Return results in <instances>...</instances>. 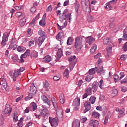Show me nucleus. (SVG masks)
I'll use <instances>...</instances> for the list:
<instances>
[{"label":"nucleus","instance_id":"nucleus-1","mask_svg":"<svg viewBox=\"0 0 127 127\" xmlns=\"http://www.w3.org/2000/svg\"><path fill=\"white\" fill-rule=\"evenodd\" d=\"M84 39L85 37L83 36H79L75 38V42L74 44V47L76 49H82L84 45Z\"/></svg>","mask_w":127,"mask_h":127},{"label":"nucleus","instance_id":"nucleus-2","mask_svg":"<svg viewBox=\"0 0 127 127\" xmlns=\"http://www.w3.org/2000/svg\"><path fill=\"white\" fill-rule=\"evenodd\" d=\"M49 123L53 127H58V125L59 124V119L58 118H52L50 117L49 118Z\"/></svg>","mask_w":127,"mask_h":127},{"label":"nucleus","instance_id":"nucleus-3","mask_svg":"<svg viewBox=\"0 0 127 127\" xmlns=\"http://www.w3.org/2000/svg\"><path fill=\"white\" fill-rule=\"evenodd\" d=\"M25 69L24 67H20V69L15 70L14 72L13 73L12 79L13 81H16V78L19 76V73L21 72H23Z\"/></svg>","mask_w":127,"mask_h":127},{"label":"nucleus","instance_id":"nucleus-4","mask_svg":"<svg viewBox=\"0 0 127 127\" xmlns=\"http://www.w3.org/2000/svg\"><path fill=\"white\" fill-rule=\"evenodd\" d=\"M9 36V34L7 32H5L2 37V40L1 43V45L3 47V46H5L6 45V42H7L8 40V37Z\"/></svg>","mask_w":127,"mask_h":127},{"label":"nucleus","instance_id":"nucleus-5","mask_svg":"<svg viewBox=\"0 0 127 127\" xmlns=\"http://www.w3.org/2000/svg\"><path fill=\"white\" fill-rule=\"evenodd\" d=\"M117 0H112L111 1L108 2L106 4V6H105V8L107 10H113L114 9V7L111 5V4H114L117 2Z\"/></svg>","mask_w":127,"mask_h":127},{"label":"nucleus","instance_id":"nucleus-6","mask_svg":"<svg viewBox=\"0 0 127 127\" xmlns=\"http://www.w3.org/2000/svg\"><path fill=\"white\" fill-rule=\"evenodd\" d=\"M95 71H96L99 76H104L106 73V70H104L103 66L95 67Z\"/></svg>","mask_w":127,"mask_h":127},{"label":"nucleus","instance_id":"nucleus-7","mask_svg":"<svg viewBox=\"0 0 127 127\" xmlns=\"http://www.w3.org/2000/svg\"><path fill=\"white\" fill-rule=\"evenodd\" d=\"M73 106H74V111H78L80 107V98H76L73 102Z\"/></svg>","mask_w":127,"mask_h":127},{"label":"nucleus","instance_id":"nucleus-8","mask_svg":"<svg viewBox=\"0 0 127 127\" xmlns=\"http://www.w3.org/2000/svg\"><path fill=\"white\" fill-rule=\"evenodd\" d=\"M35 40L40 47V46L42 45L43 42H44V40H45V37L40 36L38 39H37V38H35Z\"/></svg>","mask_w":127,"mask_h":127},{"label":"nucleus","instance_id":"nucleus-9","mask_svg":"<svg viewBox=\"0 0 127 127\" xmlns=\"http://www.w3.org/2000/svg\"><path fill=\"white\" fill-rule=\"evenodd\" d=\"M71 13L70 14H67L66 15V13L65 12H64L63 13V15L61 16H60V19L61 20H65V19H68L69 20H71Z\"/></svg>","mask_w":127,"mask_h":127},{"label":"nucleus","instance_id":"nucleus-10","mask_svg":"<svg viewBox=\"0 0 127 127\" xmlns=\"http://www.w3.org/2000/svg\"><path fill=\"white\" fill-rule=\"evenodd\" d=\"M84 107H85V109L83 111L84 114H86L87 112H89V111L91 110V108H92V106H91V103L88 101L84 103Z\"/></svg>","mask_w":127,"mask_h":127},{"label":"nucleus","instance_id":"nucleus-11","mask_svg":"<svg viewBox=\"0 0 127 127\" xmlns=\"http://www.w3.org/2000/svg\"><path fill=\"white\" fill-rule=\"evenodd\" d=\"M92 95V88L88 87L85 89V93L82 96L83 99H86L88 96H91Z\"/></svg>","mask_w":127,"mask_h":127},{"label":"nucleus","instance_id":"nucleus-12","mask_svg":"<svg viewBox=\"0 0 127 127\" xmlns=\"http://www.w3.org/2000/svg\"><path fill=\"white\" fill-rule=\"evenodd\" d=\"M41 114H42V116L44 118V120H47V119H48V117H49L50 116L48 109H43L42 111L41 112Z\"/></svg>","mask_w":127,"mask_h":127},{"label":"nucleus","instance_id":"nucleus-13","mask_svg":"<svg viewBox=\"0 0 127 127\" xmlns=\"http://www.w3.org/2000/svg\"><path fill=\"white\" fill-rule=\"evenodd\" d=\"M0 85H1L2 88L4 89L5 91H6L7 92V91H8V88L7 87V83L6 82L5 79H2V80L0 82Z\"/></svg>","mask_w":127,"mask_h":127},{"label":"nucleus","instance_id":"nucleus-14","mask_svg":"<svg viewBox=\"0 0 127 127\" xmlns=\"http://www.w3.org/2000/svg\"><path fill=\"white\" fill-rule=\"evenodd\" d=\"M12 108L8 104H6L4 109V115H8V116H9L10 115V113H11Z\"/></svg>","mask_w":127,"mask_h":127},{"label":"nucleus","instance_id":"nucleus-15","mask_svg":"<svg viewBox=\"0 0 127 127\" xmlns=\"http://www.w3.org/2000/svg\"><path fill=\"white\" fill-rule=\"evenodd\" d=\"M53 107L55 108V111L58 110V103H57V100L56 98L54 97H52L51 99Z\"/></svg>","mask_w":127,"mask_h":127},{"label":"nucleus","instance_id":"nucleus-16","mask_svg":"<svg viewBox=\"0 0 127 127\" xmlns=\"http://www.w3.org/2000/svg\"><path fill=\"white\" fill-rule=\"evenodd\" d=\"M62 56H63L62 49H59L58 52L57 53V59H56V62H58Z\"/></svg>","mask_w":127,"mask_h":127},{"label":"nucleus","instance_id":"nucleus-17","mask_svg":"<svg viewBox=\"0 0 127 127\" xmlns=\"http://www.w3.org/2000/svg\"><path fill=\"white\" fill-rule=\"evenodd\" d=\"M39 15H40V13H39L38 15L36 16L35 19H33L31 22L29 23V26H30V27H33V26H34L35 21L38 20V19H39Z\"/></svg>","mask_w":127,"mask_h":127},{"label":"nucleus","instance_id":"nucleus-18","mask_svg":"<svg viewBox=\"0 0 127 127\" xmlns=\"http://www.w3.org/2000/svg\"><path fill=\"white\" fill-rule=\"evenodd\" d=\"M41 99L45 104H47L48 106L50 105V100L47 98L45 95H42L41 96Z\"/></svg>","mask_w":127,"mask_h":127},{"label":"nucleus","instance_id":"nucleus-19","mask_svg":"<svg viewBox=\"0 0 127 127\" xmlns=\"http://www.w3.org/2000/svg\"><path fill=\"white\" fill-rule=\"evenodd\" d=\"M87 43H89V45L93 44V43L95 42V39L94 38L89 36L86 39Z\"/></svg>","mask_w":127,"mask_h":127},{"label":"nucleus","instance_id":"nucleus-20","mask_svg":"<svg viewBox=\"0 0 127 127\" xmlns=\"http://www.w3.org/2000/svg\"><path fill=\"white\" fill-rule=\"evenodd\" d=\"M30 91L32 95L36 94V87L34 85V83H32L30 86Z\"/></svg>","mask_w":127,"mask_h":127},{"label":"nucleus","instance_id":"nucleus-21","mask_svg":"<svg viewBox=\"0 0 127 127\" xmlns=\"http://www.w3.org/2000/svg\"><path fill=\"white\" fill-rule=\"evenodd\" d=\"M98 87H99V83L96 81L94 82L92 87V89L93 90V92L95 93L98 90Z\"/></svg>","mask_w":127,"mask_h":127},{"label":"nucleus","instance_id":"nucleus-22","mask_svg":"<svg viewBox=\"0 0 127 127\" xmlns=\"http://www.w3.org/2000/svg\"><path fill=\"white\" fill-rule=\"evenodd\" d=\"M45 18H46V13L43 16L42 20L40 21V25L41 26H45Z\"/></svg>","mask_w":127,"mask_h":127},{"label":"nucleus","instance_id":"nucleus-23","mask_svg":"<svg viewBox=\"0 0 127 127\" xmlns=\"http://www.w3.org/2000/svg\"><path fill=\"white\" fill-rule=\"evenodd\" d=\"M72 127H80V121L78 120H74L72 122Z\"/></svg>","mask_w":127,"mask_h":127},{"label":"nucleus","instance_id":"nucleus-24","mask_svg":"<svg viewBox=\"0 0 127 127\" xmlns=\"http://www.w3.org/2000/svg\"><path fill=\"white\" fill-rule=\"evenodd\" d=\"M94 78V75H91L89 73H87V76L85 78L86 82H90L92 79Z\"/></svg>","mask_w":127,"mask_h":127},{"label":"nucleus","instance_id":"nucleus-25","mask_svg":"<svg viewBox=\"0 0 127 127\" xmlns=\"http://www.w3.org/2000/svg\"><path fill=\"white\" fill-rule=\"evenodd\" d=\"M90 124L91 127H96L99 125V122L97 120H91Z\"/></svg>","mask_w":127,"mask_h":127},{"label":"nucleus","instance_id":"nucleus-26","mask_svg":"<svg viewBox=\"0 0 127 127\" xmlns=\"http://www.w3.org/2000/svg\"><path fill=\"white\" fill-rule=\"evenodd\" d=\"M43 59H44V61H45V62H46L47 63H48L50 62V61H52L51 56H50L49 55L45 56Z\"/></svg>","mask_w":127,"mask_h":127},{"label":"nucleus","instance_id":"nucleus-27","mask_svg":"<svg viewBox=\"0 0 127 127\" xmlns=\"http://www.w3.org/2000/svg\"><path fill=\"white\" fill-rule=\"evenodd\" d=\"M17 50L18 52H24L26 50V48L22 46H19L17 47Z\"/></svg>","mask_w":127,"mask_h":127},{"label":"nucleus","instance_id":"nucleus-28","mask_svg":"<svg viewBox=\"0 0 127 127\" xmlns=\"http://www.w3.org/2000/svg\"><path fill=\"white\" fill-rule=\"evenodd\" d=\"M60 102L61 104H62L63 105L65 103V97L64 96V95L61 94L60 95Z\"/></svg>","mask_w":127,"mask_h":127},{"label":"nucleus","instance_id":"nucleus-29","mask_svg":"<svg viewBox=\"0 0 127 127\" xmlns=\"http://www.w3.org/2000/svg\"><path fill=\"white\" fill-rule=\"evenodd\" d=\"M107 53L108 56L111 55V53H112V45H109L107 47Z\"/></svg>","mask_w":127,"mask_h":127},{"label":"nucleus","instance_id":"nucleus-30","mask_svg":"<svg viewBox=\"0 0 127 127\" xmlns=\"http://www.w3.org/2000/svg\"><path fill=\"white\" fill-rule=\"evenodd\" d=\"M64 35V33L63 32H59L58 35L56 36V39L58 40H59V39H61L62 37H63V36Z\"/></svg>","mask_w":127,"mask_h":127},{"label":"nucleus","instance_id":"nucleus-31","mask_svg":"<svg viewBox=\"0 0 127 127\" xmlns=\"http://www.w3.org/2000/svg\"><path fill=\"white\" fill-rule=\"evenodd\" d=\"M24 24H25V19L23 18L20 20L19 26H20V27H22L23 26H24Z\"/></svg>","mask_w":127,"mask_h":127},{"label":"nucleus","instance_id":"nucleus-32","mask_svg":"<svg viewBox=\"0 0 127 127\" xmlns=\"http://www.w3.org/2000/svg\"><path fill=\"white\" fill-rule=\"evenodd\" d=\"M17 126L19 127H22L23 126V118H21L19 122L17 123Z\"/></svg>","mask_w":127,"mask_h":127},{"label":"nucleus","instance_id":"nucleus-33","mask_svg":"<svg viewBox=\"0 0 127 127\" xmlns=\"http://www.w3.org/2000/svg\"><path fill=\"white\" fill-rule=\"evenodd\" d=\"M123 40L127 41V29H125L123 31Z\"/></svg>","mask_w":127,"mask_h":127},{"label":"nucleus","instance_id":"nucleus-34","mask_svg":"<svg viewBox=\"0 0 127 127\" xmlns=\"http://www.w3.org/2000/svg\"><path fill=\"white\" fill-rule=\"evenodd\" d=\"M29 107H31V109H32L34 111L37 109V105H36V103L34 102L32 103L31 106Z\"/></svg>","mask_w":127,"mask_h":127},{"label":"nucleus","instance_id":"nucleus-35","mask_svg":"<svg viewBox=\"0 0 127 127\" xmlns=\"http://www.w3.org/2000/svg\"><path fill=\"white\" fill-rule=\"evenodd\" d=\"M12 59L14 62H18L19 61V59H18V56L15 55L14 56H12Z\"/></svg>","mask_w":127,"mask_h":127},{"label":"nucleus","instance_id":"nucleus-36","mask_svg":"<svg viewBox=\"0 0 127 127\" xmlns=\"http://www.w3.org/2000/svg\"><path fill=\"white\" fill-rule=\"evenodd\" d=\"M97 45L94 44L93 46L92 47V48L90 49V52L91 53H94L96 50H97Z\"/></svg>","mask_w":127,"mask_h":127},{"label":"nucleus","instance_id":"nucleus-37","mask_svg":"<svg viewBox=\"0 0 127 127\" xmlns=\"http://www.w3.org/2000/svg\"><path fill=\"white\" fill-rule=\"evenodd\" d=\"M90 103L91 104H95V102H96V97L95 96H91L89 98Z\"/></svg>","mask_w":127,"mask_h":127},{"label":"nucleus","instance_id":"nucleus-38","mask_svg":"<svg viewBox=\"0 0 127 127\" xmlns=\"http://www.w3.org/2000/svg\"><path fill=\"white\" fill-rule=\"evenodd\" d=\"M31 57H34V58H37V57H38L37 52L33 51L31 53Z\"/></svg>","mask_w":127,"mask_h":127},{"label":"nucleus","instance_id":"nucleus-39","mask_svg":"<svg viewBox=\"0 0 127 127\" xmlns=\"http://www.w3.org/2000/svg\"><path fill=\"white\" fill-rule=\"evenodd\" d=\"M113 78L114 79V82L117 83L119 80H120V76L117 74H114L113 76Z\"/></svg>","mask_w":127,"mask_h":127},{"label":"nucleus","instance_id":"nucleus-40","mask_svg":"<svg viewBox=\"0 0 127 127\" xmlns=\"http://www.w3.org/2000/svg\"><path fill=\"white\" fill-rule=\"evenodd\" d=\"M72 42H73V40L72 39V37H68L66 42L67 45H71Z\"/></svg>","mask_w":127,"mask_h":127},{"label":"nucleus","instance_id":"nucleus-41","mask_svg":"<svg viewBox=\"0 0 127 127\" xmlns=\"http://www.w3.org/2000/svg\"><path fill=\"white\" fill-rule=\"evenodd\" d=\"M96 73V68L95 67L94 68H91L89 70L88 74H90V75H94Z\"/></svg>","mask_w":127,"mask_h":127},{"label":"nucleus","instance_id":"nucleus-42","mask_svg":"<svg viewBox=\"0 0 127 127\" xmlns=\"http://www.w3.org/2000/svg\"><path fill=\"white\" fill-rule=\"evenodd\" d=\"M75 64H76L75 62H71L69 64V69L70 71H72L75 66Z\"/></svg>","mask_w":127,"mask_h":127},{"label":"nucleus","instance_id":"nucleus-43","mask_svg":"<svg viewBox=\"0 0 127 127\" xmlns=\"http://www.w3.org/2000/svg\"><path fill=\"white\" fill-rule=\"evenodd\" d=\"M33 95L32 93H29L28 95V96H27L25 99V101H29V100H30L31 99H32L33 98Z\"/></svg>","mask_w":127,"mask_h":127},{"label":"nucleus","instance_id":"nucleus-44","mask_svg":"<svg viewBox=\"0 0 127 127\" xmlns=\"http://www.w3.org/2000/svg\"><path fill=\"white\" fill-rule=\"evenodd\" d=\"M117 95H118V90L116 89H113L112 92V96L115 97Z\"/></svg>","mask_w":127,"mask_h":127},{"label":"nucleus","instance_id":"nucleus-45","mask_svg":"<svg viewBox=\"0 0 127 127\" xmlns=\"http://www.w3.org/2000/svg\"><path fill=\"white\" fill-rule=\"evenodd\" d=\"M92 117H94V118H99L100 117V114L97 112H94L92 113Z\"/></svg>","mask_w":127,"mask_h":127},{"label":"nucleus","instance_id":"nucleus-46","mask_svg":"<svg viewBox=\"0 0 127 127\" xmlns=\"http://www.w3.org/2000/svg\"><path fill=\"white\" fill-rule=\"evenodd\" d=\"M39 35H42L43 37H45V33L42 30H40L38 31Z\"/></svg>","mask_w":127,"mask_h":127},{"label":"nucleus","instance_id":"nucleus-47","mask_svg":"<svg viewBox=\"0 0 127 127\" xmlns=\"http://www.w3.org/2000/svg\"><path fill=\"white\" fill-rule=\"evenodd\" d=\"M75 59H76V56H73L72 57H70L69 58H68V61L69 62H74L75 61Z\"/></svg>","mask_w":127,"mask_h":127},{"label":"nucleus","instance_id":"nucleus-48","mask_svg":"<svg viewBox=\"0 0 127 127\" xmlns=\"http://www.w3.org/2000/svg\"><path fill=\"white\" fill-rule=\"evenodd\" d=\"M81 4H82V6H85L86 7V8H87V7L88 6L87 5V0H82L81 1Z\"/></svg>","mask_w":127,"mask_h":127},{"label":"nucleus","instance_id":"nucleus-49","mask_svg":"<svg viewBox=\"0 0 127 127\" xmlns=\"http://www.w3.org/2000/svg\"><path fill=\"white\" fill-rule=\"evenodd\" d=\"M64 75L65 77H68V76H69V70L68 69L66 68L65 69Z\"/></svg>","mask_w":127,"mask_h":127},{"label":"nucleus","instance_id":"nucleus-50","mask_svg":"<svg viewBox=\"0 0 127 127\" xmlns=\"http://www.w3.org/2000/svg\"><path fill=\"white\" fill-rule=\"evenodd\" d=\"M88 21L89 22H93L94 21V17H93L92 15H89L88 16Z\"/></svg>","mask_w":127,"mask_h":127},{"label":"nucleus","instance_id":"nucleus-51","mask_svg":"<svg viewBox=\"0 0 127 127\" xmlns=\"http://www.w3.org/2000/svg\"><path fill=\"white\" fill-rule=\"evenodd\" d=\"M110 42V40L108 38H105L103 40V43L105 45H107Z\"/></svg>","mask_w":127,"mask_h":127},{"label":"nucleus","instance_id":"nucleus-52","mask_svg":"<svg viewBox=\"0 0 127 127\" xmlns=\"http://www.w3.org/2000/svg\"><path fill=\"white\" fill-rule=\"evenodd\" d=\"M120 59H121V60H122V61H125V60H126L127 59V55H123L121 56Z\"/></svg>","mask_w":127,"mask_h":127},{"label":"nucleus","instance_id":"nucleus-53","mask_svg":"<svg viewBox=\"0 0 127 127\" xmlns=\"http://www.w3.org/2000/svg\"><path fill=\"white\" fill-rule=\"evenodd\" d=\"M15 15L16 17H20V16H22V12H17L15 13Z\"/></svg>","mask_w":127,"mask_h":127},{"label":"nucleus","instance_id":"nucleus-54","mask_svg":"<svg viewBox=\"0 0 127 127\" xmlns=\"http://www.w3.org/2000/svg\"><path fill=\"white\" fill-rule=\"evenodd\" d=\"M30 110H31V107H27L24 111V113L26 114H28V113H29V111H30Z\"/></svg>","mask_w":127,"mask_h":127},{"label":"nucleus","instance_id":"nucleus-55","mask_svg":"<svg viewBox=\"0 0 127 127\" xmlns=\"http://www.w3.org/2000/svg\"><path fill=\"white\" fill-rule=\"evenodd\" d=\"M121 91L122 92H127V88L126 86H122L121 87Z\"/></svg>","mask_w":127,"mask_h":127},{"label":"nucleus","instance_id":"nucleus-56","mask_svg":"<svg viewBox=\"0 0 127 127\" xmlns=\"http://www.w3.org/2000/svg\"><path fill=\"white\" fill-rule=\"evenodd\" d=\"M120 75L121 76L120 77V80H122V79H123V78H124V77H125V76H126V74H125V72H120Z\"/></svg>","mask_w":127,"mask_h":127},{"label":"nucleus","instance_id":"nucleus-57","mask_svg":"<svg viewBox=\"0 0 127 127\" xmlns=\"http://www.w3.org/2000/svg\"><path fill=\"white\" fill-rule=\"evenodd\" d=\"M123 50L126 52L127 51V42H126L123 47Z\"/></svg>","mask_w":127,"mask_h":127},{"label":"nucleus","instance_id":"nucleus-58","mask_svg":"<svg viewBox=\"0 0 127 127\" xmlns=\"http://www.w3.org/2000/svg\"><path fill=\"white\" fill-rule=\"evenodd\" d=\"M124 83H127V76L124 79L121 81V84H124Z\"/></svg>","mask_w":127,"mask_h":127},{"label":"nucleus","instance_id":"nucleus-59","mask_svg":"<svg viewBox=\"0 0 127 127\" xmlns=\"http://www.w3.org/2000/svg\"><path fill=\"white\" fill-rule=\"evenodd\" d=\"M125 112H126V110L124 108H122L120 110L119 113L120 115H123V114H125Z\"/></svg>","mask_w":127,"mask_h":127},{"label":"nucleus","instance_id":"nucleus-60","mask_svg":"<svg viewBox=\"0 0 127 127\" xmlns=\"http://www.w3.org/2000/svg\"><path fill=\"white\" fill-rule=\"evenodd\" d=\"M31 12H32V13H34L35 11H36V7H32L30 9Z\"/></svg>","mask_w":127,"mask_h":127},{"label":"nucleus","instance_id":"nucleus-61","mask_svg":"<svg viewBox=\"0 0 127 127\" xmlns=\"http://www.w3.org/2000/svg\"><path fill=\"white\" fill-rule=\"evenodd\" d=\"M100 85H99V87L100 88V89H103V84L104 83V81L103 80V79H101L100 81Z\"/></svg>","mask_w":127,"mask_h":127},{"label":"nucleus","instance_id":"nucleus-62","mask_svg":"<svg viewBox=\"0 0 127 127\" xmlns=\"http://www.w3.org/2000/svg\"><path fill=\"white\" fill-rule=\"evenodd\" d=\"M53 79L54 81H59V80H60V77L56 75L54 76Z\"/></svg>","mask_w":127,"mask_h":127},{"label":"nucleus","instance_id":"nucleus-63","mask_svg":"<svg viewBox=\"0 0 127 127\" xmlns=\"http://www.w3.org/2000/svg\"><path fill=\"white\" fill-rule=\"evenodd\" d=\"M47 11H52V6H51V5L48 7L47 8Z\"/></svg>","mask_w":127,"mask_h":127},{"label":"nucleus","instance_id":"nucleus-64","mask_svg":"<svg viewBox=\"0 0 127 127\" xmlns=\"http://www.w3.org/2000/svg\"><path fill=\"white\" fill-rule=\"evenodd\" d=\"M15 43H16V39H12L11 40V45L15 44Z\"/></svg>","mask_w":127,"mask_h":127}]
</instances>
